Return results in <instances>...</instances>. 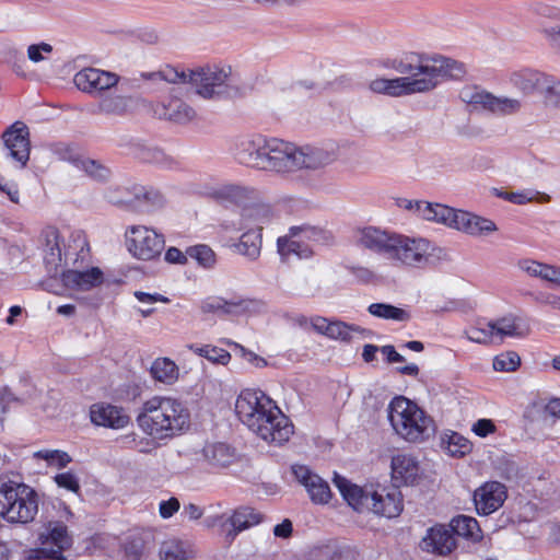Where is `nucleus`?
I'll return each mask as SVG.
<instances>
[{"label":"nucleus","instance_id":"nucleus-57","mask_svg":"<svg viewBox=\"0 0 560 560\" xmlns=\"http://www.w3.org/2000/svg\"><path fill=\"white\" fill-rule=\"evenodd\" d=\"M52 49V46L47 43L33 44L27 48V57L32 62L37 63L45 60L44 54H50Z\"/></svg>","mask_w":560,"mask_h":560},{"label":"nucleus","instance_id":"nucleus-18","mask_svg":"<svg viewBox=\"0 0 560 560\" xmlns=\"http://www.w3.org/2000/svg\"><path fill=\"white\" fill-rule=\"evenodd\" d=\"M370 511L388 518L397 517L404 510V500L400 490L393 486L381 491H372Z\"/></svg>","mask_w":560,"mask_h":560},{"label":"nucleus","instance_id":"nucleus-41","mask_svg":"<svg viewBox=\"0 0 560 560\" xmlns=\"http://www.w3.org/2000/svg\"><path fill=\"white\" fill-rule=\"evenodd\" d=\"M191 551L186 544L177 539H168L161 544L159 556L161 560H187Z\"/></svg>","mask_w":560,"mask_h":560},{"label":"nucleus","instance_id":"nucleus-34","mask_svg":"<svg viewBox=\"0 0 560 560\" xmlns=\"http://www.w3.org/2000/svg\"><path fill=\"white\" fill-rule=\"evenodd\" d=\"M203 456L214 467H226L233 463L235 453L225 443H213L203 447Z\"/></svg>","mask_w":560,"mask_h":560},{"label":"nucleus","instance_id":"nucleus-36","mask_svg":"<svg viewBox=\"0 0 560 560\" xmlns=\"http://www.w3.org/2000/svg\"><path fill=\"white\" fill-rule=\"evenodd\" d=\"M135 155L141 162L155 164L163 167H172L175 161L172 156L167 155L163 150L158 147L148 144H137Z\"/></svg>","mask_w":560,"mask_h":560},{"label":"nucleus","instance_id":"nucleus-63","mask_svg":"<svg viewBox=\"0 0 560 560\" xmlns=\"http://www.w3.org/2000/svg\"><path fill=\"white\" fill-rule=\"evenodd\" d=\"M540 31L552 47L560 48V26L559 25H555V26L542 25Z\"/></svg>","mask_w":560,"mask_h":560},{"label":"nucleus","instance_id":"nucleus-33","mask_svg":"<svg viewBox=\"0 0 560 560\" xmlns=\"http://www.w3.org/2000/svg\"><path fill=\"white\" fill-rule=\"evenodd\" d=\"M455 536L468 538L475 542L482 539V533L476 518L467 515H458L452 518L447 525Z\"/></svg>","mask_w":560,"mask_h":560},{"label":"nucleus","instance_id":"nucleus-27","mask_svg":"<svg viewBox=\"0 0 560 560\" xmlns=\"http://www.w3.org/2000/svg\"><path fill=\"white\" fill-rule=\"evenodd\" d=\"M90 418L94 424L112 429H121L130 420L121 408L109 404H94L90 409Z\"/></svg>","mask_w":560,"mask_h":560},{"label":"nucleus","instance_id":"nucleus-62","mask_svg":"<svg viewBox=\"0 0 560 560\" xmlns=\"http://www.w3.org/2000/svg\"><path fill=\"white\" fill-rule=\"evenodd\" d=\"M349 271L362 283H370L375 278L374 272L366 267L351 266Z\"/></svg>","mask_w":560,"mask_h":560},{"label":"nucleus","instance_id":"nucleus-25","mask_svg":"<svg viewBox=\"0 0 560 560\" xmlns=\"http://www.w3.org/2000/svg\"><path fill=\"white\" fill-rule=\"evenodd\" d=\"M420 478L419 463L411 456L398 454L392 458V479L395 487L413 486Z\"/></svg>","mask_w":560,"mask_h":560},{"label":"nucleus","instance_id":"nucleus-26","mask_svg":"<svg viewBox=\"0 0 560 560\" xmlns=\"http://www.w3.org/2000/svg\"><path fill=\"white\" fill-rule=\"evenodd\" d=\"M334 483L353 510L358 512L370 511L372 491L351 483L347 478L338 474H335Z\"/></svg>","mask_w":560,"mask_h":560},{"label":"nucleus","instance_id":"nucleus-45","mask_svg":"<svg viewBox=\"0 0 560 560\" xmlns=\"http://www.w3.org/2000/svg\"><path fill=\"white\" fill-rule=\"evenodd\" d=\"M252 194V189L232 184L225 185L218 190V196L221 199L233 202L235 205H244L248 199H250Z\"/></svg>","mask_w":560,"mask_h":560},{"label":"nucleus","instance_id":"nucleus-20","mask_svg":"<svg viewBox=\"0 0 560 560\" xmlns=\"http://www.w3.org/2000/svg\"><path fill=\"white\" fill-rule=\"evenodd\" d=\"M153 113L160 119L170 120L179 125L190 122L196 116L195 109L176 96H172L166 101L155 104L153 106Z\"/></svg>","mask_w":560,"mask_h":560},{"label":"nucleus","instance_id":"nucleus-29","mask_svg":"<svg viewBox=\"0 0 560 560\" xmlns=\"http://www.w3.org/2000/svg\"><path fill=\"white\" fill-rule=\"evenodd\" d=\"M261 521L262 515L253 508L241 506L234 510L233 514L226 520V523L232 526V530L228 533V538L233 540L238 533L259 524Z\"/></svg>","mask_w":560,"mask_h":560},{"label":"nucleus","instance_id":"nucleus-16","mask_svg":"<svg viewBox=\"0 0 560 560\" xmlns=\"http://www.w3.org/2000/svg\"><path fill=\"white\" fill-rule=\"evenodd\" d=\"M506 500V487L499 481L486 482L474 493L476 511L479 515H490Z\"/></svg>","mask_w":560,"mask_h":560},{"label":"nucleus","instance_id":"nucleus-38","mask_svg":"<svg viewBox=\"0 0 560 560\" xmlns=\"http://www.w3.org/2000/svg\"><path fill=\"white\" fill-rule=\"evenodd\" d=\"M22 487H27V485L12 480L0 481V516L3 518L7 520L11 506L14 505L16 499L20 498Z\"/></svg>","mask_w":560,"mask_h":560},{"label":"nucleus","instance_id":"nucleus-54","mask_svg":"<svg viewBox=\"0 0 560 560\" xmlns=\"http://www.w3.org/2000/svg\"><path fill=\"white\" fill-rule=\"evenodd\" d=\"M145 544L141 537H130L124 545L125 553L132 560H140L144 553Z\"/></svg>","mask_w":560,"mask_h":560},{"label":"nucleus","instance_id":"nucleus-4","mask_svg":"<svg viewBox=\"0 0 560 560\" xmlns=\"http://www.w3.org/2000/svg\"><path fill=\"white\" fill-rule=\"evenodd\" d=\"M387 412L396 433L408 442H423L435 433L433 419L404 396L395 397L389 402Z\"/></svg>","mask_w":560,"mask_h":560},{"label":"nucleus","instance_id":"nucleus-59","mask_svg":"<svg viewBox=\"0 0 560 560\" xmlns=\"http://www.w3.org/2000/svg\"><path fill=\"white\" fill-rule=\"evenodd\" d=\"M180 508V503L177 498H171L162 501L159 506V512L162 518L172 517Z\"/></svg>","mask_w":560,"mask_h":560},{"label":"nucleus","instance_id":"nucleus-51","mask_svg":"<svg viewBox=\"0 0 560 560\" xmlns=\"http://www.w3.org/2000/svg\"><path fill=\"white\" fill-rule=\"evenodd\" d=\"M108 202L126 207L127 209H131V198L130 196V187L128 188H109L105 195Z\"/></svg>","mask_w":560,"mask_h":560},{"label":"nucleus","instance_id":"nucleus-24","mask_svg":"<svg viewBox=\"0 0 560 560\" xmlns=\"http://www.w3.org/2000/svg\"><path fill=\"white\" fill-rule=\"evenodd\" d=\"M451 228L472 236L488 235L498 230L492 220L463 210H456Z\"/></svg>","mask_w":560,"mask_h":560},{"label":"nucleus","instance_id":"nucleus-17","mask_svg":"<svg viewBox=\"0 0 560 560\" xmlns=\"http://www.w3.org/2000/svg\"><path fill=\"white\" fill-rule=\"evenodd\" d=\"M456 538L447 525L436 524L427 530L420 548L436 556H448L456 548Z\"/></svg>","mask_w":560,"mask_h":560},{"label":"nucleus","instance_id":"nucleus-15","mask_svg":"<svg viewBox=\"0 0 560 560\" xmlns=\"http://www.w3.org/2000/svg\"><path fill=\"white\" fill-rule=\"evenodd\" d=\"M397 235L398 234L396 233H388L386 231L369 226L360 231L358 242L362 247L392 261Z\"/></svg>","mask_w":560,"mask_h":560},{"label":"nucleus","instance_id":"nucleus-3","mask_svg":"<svg viewBox=\"0 0 560 560\" xmlns=\"http://www.w3.org/2000/svg\"><path fill=\"white\" fill-rule=\"evenodd\" d=\"M190 413L177 399L154 396L147 400L137 416V423L155 440L172 439L188 429Z\"/></svg>","mask_w":560,"mask_h":560},{"label":"nucleus","instance_id":"nucleus-22","mask_svg":"<svg viewBox=\"0 0 560 560\" xmlns=\"http://www.w3.org/2000/svg\"><path fill=\"white\" fill-rule=\"evenodd\" d=\"M60 277L65 288L78 291H89L104 281V273L98 267L88 270L67 269L61 272Z\"/></svg>","mask_w":560,"mask_h":560},{"label":"nucleus","instance_id":"nucleus-31","mask_svg":"<svg viewBox=\"0 0 560 560\" xmlns=\"http://www.w3.org/2000/svg\"><path fill=\"white\" fill-rule=\"evenodd\" d=\"M203 313H217L223 315H238L248 310L245 300H231L228 301L223 298L213 296L208 298L201 304Z\"/></svg>","mask_w":560,"mask_h":560},{"label":"nucleus","instance_id":"nucleus-61","mask_svg":"<svg viewBox=\"0 0 560 560\" xmlns=\"http://www.w3.org/2000/svg\"><path fill=\"white\" fill-rule=\"evenodd\" d=\"M188 257L187 252L183 253L177 247H170L165 253L164 259L168 264L186 265Z\"/></svg>","mask_w":560,"mask_h":560},{"label":"nucleus","instance_id":"nucleus-55","mask_svg":"<svg viewBox=\"0 0 560 560\" xmlns=\"http://www.w3.org/2000/svg\"><path fill=\"white\" fill-rule=\"evenodd\" d=\"M54 480H55V482L57 483V486L59 488H63V489H66L68 491L74 492V493H79V491H80L79 479L71 471H66V472L57 474L54 477Z\"/></svg>","mask_w":560,"mask_h":560},{"label":"nucleus","instance_id":"nucleus-5","mask_svg":"<svg viewBox=\"0 0 560 560\" xmlns=\"http://www.w3.org/2000/svg\"><path fill=\"white\" fill-rule=\"evenodd\" d=\"M285 148L287 142L283 140L255 136L240 142L236 156L246 166L282 173Z\"/></svg>","mask_w":560,"mask_h":560},{"label":"nucleus","instance_id":"nucleus-2","mask_svg":"<svg viewBox=\"0 0 560 560\" xmlns=\"http://www.w3.org/2000/svg\"><path fill=\"white\" fill-rule=\"evenodd\" d=\"M387 66L398 73L412 77H400L399 79H406L408 82H423L421 84L423 88L415 90L413 93L432 91L443 80H457L466 73L463 62L441 55L430 56L413 51L402 54L400 57L390 60Z\"/></svg>","mask_w":560,"mask_h":560},{"label":"nucleus","instance_id":"nucleus-7","mask_svg":"<svg viewBox=\"0 0 560 560\" xmlns=\"http://www.w3.org/2000/svg\"><path fill=\"white\" fill-rule=\"evenodd\" d=\"M285 155L283 156L284 166L282 173L296 170L316 171L331 164L336 160L334 151L311 145L296 147L287 142Z\"/></svg>","mask_w":560,"mask_h":560},{"label":"nucleus","instance_id":"nucleus-19","mask_svg":"<svg viewBox=\"0 0 560 560\" xmlns=\"http://www.w3.org/2000/svg\"><path fill=\"white\" fill-rule=\"evenodd\" d=\"M292 472L302 483L314 503L325 504L331 497L328 483L304 465H293Z\"/></svg>","mask_w":560,"mask_h":560},{"label":"nucleus","instance_id":"nucleus-44","mask_svg":"<svg viewBox=\"0 0 560 560\" xmlns=\"http://www.w3.org/2000/svg\"><path fill=\"white\" fill-rule=\"evenodd\" d=\"M187 255L206 269L213 268L217 262L215 253L206 244L189 246L187 248Z\"/></svg>","mask_w":560,"mask_h":560},{"label":"nucleus","instance_id":"nucleus-14","mask_svg":"<svg viewBox=\"0 0 560 560\" xmlns=\"http://www.w3.org/2000/svg\"><path fill=\"white\" fill-rule=\"evenodd\" d=\"M2 139L10 156L18 161L21 166H25L30 159L28 127L22 121H15L3 132Z\"/></svg>","mask_w":560,"mask_h":560},{"label":"nucleus","instance_id":"nucleus-64","mask_svg":"<svg viewBox=\"0 0 560 560\" xmlns=\"http://www.w3.org/2000/svg\"><path fill=\"white\" fill-rule=\"evenodd\" d=\"M495 191H497L495 195L499 198H502V199L508 200L515 205H525L532 200L530 197H527L525 194H522V192L500 191L497 189H495Z\"/></svg>","mask_w":560,"mask_h":560},{"label":"nucleus","instance_id":"nucleus-21","mask_svg":"<svg viewBox=\"0 0 560 560\" xmlns=\"http://www.w3.org/2000/svg\"><path fill=\"white\" fill-rule=\"evenodd\" d=\"M131 209L139 212H153L166 205V198L158 188L135 184L130 187Z\"/></svg>","mask_w":560,"mask_h":560},{"label":"nucleus","instance_id":"nucleus-30","mask_svg":"<svg viewBox=\"0 0 560 560\" xmlns=\"http://www.w3.org/2000/svg\"><path fill=\"white\" fill-rule=\"evenodd\" d=\"M62 260L60 236L57 230H49L45 235L44 264L48 273L56 276Z\"/></svg>","mask_w":560,"mask_h":560},{"label":"nucleus","instance_id":"nucleus-35","mask_svg":"<svg viewBox=\"0 0 560 560\" xmlns=\"http://www.w3.org/2000/svg\"><path fill=\"white\" fill-rule=\"evenodd\" d=\"M234 247L238 254L248 259H257L261 249V228L243 233L240 237V242L235 244Z\"/></svg>","mask_w":560,"mask_h":560},{"label":"nucleus","instance_id":"nucleus-58","mask_svg":"<svg viewBox=\"0 0 560 560\" xmlns=\"http://www.w3.org/2000/svg\"><path fill=\"white\" fill-rule=\"evenodd\" d=\"M497 427L491 419H479L477 420L471 428V431L480 438H487L489 434L494 433Z\"/></svg>","mask_w":560,"mask_h":560},{"label":"nucleus","instance_id":"nucleus-46","mask_svg":"<svg viewBox=\"0 0 560 560\" xmlns=\"http://www.w3.org/2000/svg\"><path fill=\"white\" fill-rule=\"evenodd\" d=\"M187 347L189 350L213 363H220L224 365L228 364L231 359L230 352L214 346L206 345L198 347L196 345H188Z\"/></svg>","mask_w":560,"mask_h":560},{"label":"nucleus","instance_id":"nucleus-39","mask_svg":"<svg viewBox=\"0 0 560 560\" xmlns=\"http://www.w3.org/2000/svg\"><path fill=\"white\" fill-rule=\"evenodd\" d=\"M368 312L372 316L396 322H408L411 318L406 310L387 303H372L369 305Z\"/></svg>","mask_w":560,"mask_h":560},{"label":"nucleus","instance_id":"nucleus-50","mask_svg":"<svg viewBox=\"0 0 560 560\" xmlns=\"http://www.w3.org/2000/svg\"><path fill=\"white\" fill-rule=\"evenodd\" d=\"M156 75H159L160 79L173 84L189 83V72L172 66H166L165 68L161 69Z\"/></svg>","mask_w":560,"mask_h":560},{"label":"nucleus","instance_id":"nucleus-12","mask_svg":"<svg viewBox=\"0 0 560 560\" xmlns=\"http://www.w3.org/2000/svg\"><path fill=\"white\" fill-rule=\"evenodd\" d=\"M559 80L535 69H521L510 74V83L524 95L535 92L544 95L545 103L551 105L550 88L556 86Z\"/></svg>","mask_w":560,"mask_h":560},{"label":"nucleus","instance_id":"nucleus-1","mask_svg":"<svg viewBox=\"0 0 560 560\" xmlns=\"http://www.w3.org/2000/svg\"><path fill=\"white\" fill-rule=\"evenodd\" d=\"M238 419L266 442L281 445L293 433V424L262 392L242 390L235 401Z\"/></svg>","mask_w":560,"mask_h":560},{"label":"nucleus","instance_id":"nucleus-13","mask_svg":"<svg viewBox=\"0 0 560 560\" xmlns=\"http://www.w3.org/2000/svg\"><path fill=\"white\" fill-rule=\"evenodd\" d=\"M43 545L52 544L56 548L40 547L31 549L30 559L36 560H66L62 550L68 548L71 544V538L68 535L67 526L61 522H50L47 527V534L40 535Z\"/></svg>","mask_w":560,"mask_h":560},{"label":"nucleus","instance_id":"nucleus-8","mask_svg":"<svg viewBox=\"0 0 560 560\" xmlns=\"http://www.w3.org/2000/svg\"><path fill=\"white\" fill-rule=\"evenodd\" d=\"M459 98L474 109H485L500 116L515 114L522 107L517 98L499 97L476 85L463 88L459 91Z\"/></svg>","mask_w":560,"mask_h":560},{"label":"nucleus","instance_id":"nucleus-52","mask_svg":"<svg viewBox=\"0 0 560 560\" xmlns=\"http://www.w3.org/2000/svg\"><path fill=\"white\" fill-rule=\"evenodd\" d=\"M225 343L228 346L233 347L236 354H240L241 358H243L244 360H246L247 362L253 364L255 368L261 369V368L267 366L268 363H267L266 359L259 357L258 354L254 353L250 350H247L242 345L231 341V340H226Z\"/></svg>","mask_w":560,"mask_h":560},{"label":"nucleus","instance_id":"nucleus-48","mask_svg":"<svg viewBox=\"0 0 560 560\" xmlns=\"http://www.w3.org/2000/svg\"><path fill=\"white\" fill-rule=\"evenodd\" d=\"M493 329L494 326H492L491 320L485 324L478 323L477 326L465 330V335L470 341L477 343H488L494 340Z\"/></svg>","mask_w":560,"mask_h":560},{"label":"nucleus","instance_id":"nucleus-53","mask_svg":"<svg viewBox=\"0 0 560 560\" xmlns=\"http://www.w3.org/2000/svg\"><path fill=\"white\" fill-rule=\"evenodd\" d=\"M82 167L88 175L97 180H106L110 175L109 168L95 160L86 159L82 161Z\"/></svg>","mask_w":560,"mask_h":560},{"label":"nucleus","instance_id":"nucleus-10","mask_svg":"<svg viewBox=\"0 0 560 560\" xmlns=\"http://www.w3.org/2000/svg\"><path fill=\"white\" fill-rule=\"evenodd\" d=\"M126 244L130 254L141 260L159 257L164 249V235L144 225H135L126 232Z\"/></svg>","mask_w":560,"mask_h":560},{"label":"nucleus","instance_id":"nucleus-43","mask_svg":"<svg viewBox=\"0 0 560 560\" xmlns=\"http://www.w3.org/2000/svg\"><path fill=\"white\" fill-rule=\"evenodd\" d=\"M100 69L84 68L79 71L73 79L75 86L88 93H97Z\"/></svg>","mask_w":560,"mask_h":560},{"label":"nucleus","instance_id":"nucleus-56","mask_svg":"<svg viewBox=\"0 0 560 560\" xmlns=\"http://www.w3.org/2000/svg\"><path fill=\"white\" fill-rule=\"evenodd\" d=\"M532 12L541 19H548L552 21L560 20V9L553 5H549L544 2H535L532 4Z\"/></svg>","mask_w":560,"mask_h":560},{"label":"nucleus","instance_id":"nucleus-37","mask_svg":"<svg viewBox=\"0 0 560 560\" xmlns=\"http://www.w3.org/2000/svg\"><path fill=\"white\" fill-rule=\"evenodd\" d=\"M355 335L366 338L372 335V331L358 325H349L341 320H334L330 323L327 337L349 342Z\"/></svg>","mask_w":560,"mask_h":560},{"label":"nucleus","instance_id":"nucleus-32","mask_svg":"<svg viewBox=\"0 0 560 560\" xmlns=\"http://www.w3.org/2000/svg\"><path fill=\"white\" fill-rule=\"evenodd\" d=\"M456 210L448 206L423 200L419 219L445 224L451 228Z\"/></svg>","mask_w":560,"mask_h":560},{"label":"nucleus","instance_id":"nucleus-42","mask_svg":"<svg viewBox=\"0 0 560 560\" xmlns=\"http://www.w3.org/2000/svg\"><path fill=\"white\" fill-rule=\"evenodd\" d=\"M492 326H494L493 334L494 338H499L500 341L504 337H521L523 334L520 331V327L517 325V317L513 315L503 316L498 318L497 320H491Z\"/></svg>","mask_w":560,"mask_h":560},{"label":"nucleus","instance_id":"nucleus-6","mask_svg":"<svg viewBox=\"0 0 560 560\" xmlns=\"http://www.w3.org/2000/svg\"><path fill=\"white\" fill-rule=\"evenodd\" d=\"M189 83L203 98L230 97L236 92L231 66L207 65L191 70Z\"/></svg>","mask_w":560,"mask_h":560},{"label":"nucleus","instance_id":"nucleus-47","mask_svg":"<svg viewBox=\"0 0 560 560\" xmlns=\"http://www.w3.org/2000/svg\"><path fill=\"white\" fill-rule=\"evenodd\" d=\"M446 450L454 457H463L471 452V442L457 432H452L446 440Z\"/></svg>","mask_w":560,"mask_h":560},{"label":"nucleus","instance_id":"nucleus-9","mask_svg":"<svg viewBox=\"0 0 560 560\" xmlns=\"http://www.w3.org/2000/svg\"><path fill=\"white\" fill-rule=\"evenodd\" d=\"M328 240L329 233L320 228L308 224L292 226L290 229V236L278 238V252L282 257L294 254L299 258H308L313 252L307 245L303 244L304 241L325 243Z\"/></svg>","mask_w":560,"mask_h":560},{"label":"nucleus","instance_id":"nucleus-28","mask_svg":"<svg viewBox=\"0 0 560 560\" xmlns=\"http://www.w3.org/2000/svg\"><path fill=\"white\" fill-rule=\"evenodd\" d=\"M423 82H408L406 79H375L370 83V89L375 93H384L390 96L413 94L421 89Z\"/></svg>","mask_w":560,"mask_h":560},{"label":"nucleus","instance_id":"nucleus-60","mask_svg":"<svg viewBox=\"0 0 560 560\" xmlns=\"http://www.w3.org/2000/svg\"><path fill=\"white\" fill-rule=\"evenodd\" d=\"M118 82V75L108 72V71H100V79H98V86H97V93H101L103 91H106L113 86H115Z\"/></svg>","mask_w":560,"mask_h":560},{"label":"nucleus","instance_id":"nucleus-23","mask_svg":"<svg viewBox=\"0 0 560 560\" xmlns=\"http://www.w3.org/2000/svg\"><path fill=\"white\" fill-rule=\"evenodd\" d=\"M38 512V498L36 491L27 487H22L20 498L8 513L7 521L11 523L26 524L32 522Z\"/></svg>","mask_w":560,"mask_h":560},{"label":"nucleus","instance_id":"nucleus-49","mask_svg":"<svg viewBox=\"0 0 560 560\" xmlns=\"http://www.w3.org/2000/svg\"><path fill=\"white\" fill-rule=\"evenodd\" d=\"M521 364L520 355L514 351H508L497 355L493 360L495 371L512 372Z\"/></svg>","mask_w":560,"mask_h":560},{"label":"nucleus","instance_id":"nucleus-11","mask_svg":"<svg viewBox=\"0 0 560 560\" xmlns=\"http://www.w3.org/2000/svg\"><path fill=\"white\" fill-rule=\"evenodd\" d=\"M430 260V242L425 238H413L398 234L394 254L393 266L423 268Z\"/></svg>","mask_w":560,"mask_h":560},{"label":"nucleus","instance_id":"nucleus-40","mask_svg":"<svg viewBox=\"0 0 560 560\" xmlns=\"http://www.w3.org/2000/svg\"><path fill=\"white\" fill-rule=\"evenodd\" d=\"M151 374L159 382L172 384L177 380L178 368L170 359L159 358L151 366Z\"/></svg>","mask_w":560,"mask_h":560}]
</instances>
